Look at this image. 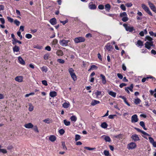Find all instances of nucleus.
I'll return each instance as SVG.
<instances>
[{
	"instance_id": "1",
	"label": "nucleus",
	"mask_w": 156,
	"mask_h": 156,
	"mask_svg": "<svg viewBox=\"0 0 156 156\" xmlns=\"http://www.w3.org/2000/svg\"><path fill=\"white\" fill-rule=\"evenodd\" d=\"M69 72L73 80L75 81L77 80V78L73 69L71 68H69Z\"/></svg>"
},
{
	"instance_id": "2",
	"label": "nucleus",
	"mask_w": 156,
	"mask_h": 156,
	"mask_svg": "<svg viewBox=\"0 0 156 156\" xmlns=\"http://www.w3.org/2000/svg\"><path fill=\"white\" fill-rule=\"evenodd\" d=\"M120 16L122 18V20L124 22H126L129 20V18L127 17V15L125 12L120 13Z\"/></svg>"
},
{
	"instance_id": "3",
	"label": "nucleus",
	"mask_w": 156,
	"mask_h": 156,
	"mask_svg": "<svg viewBox=\"0 0 156 156\" xmlns=\"http://www.w3.org/2000/svg\"><path fill=\"white\" fill-rule=\"evenodd\" d=\"M85 38L82 37H78L75 38L74 39V41L76 43H78L80 42H84L85 41Z\"/></svg>"
},
{
	"instance_id": "4",
	"label": "nucleus",
	"mask_w": 156,
	"mask_h": 156,
	"mask_svg": "<svg viewBox=\"0 0 156 156\" xmlns=\"http://www.w3.org/2000/svg\"><path fill=\"white\" fill-rule=\"evenodd\" d=\"M142 8L145 10V11L147 12L148 14H149L151 16H153V15L150 11L149 8L145 4H143L142 5Z\"/></svg>"
},
{
	"instance_id": "5",
	"label": "nucleus",
	"mask_w": 156,
	"mask_h": 156,
	"mask_svg": "<svg viewBox=\"0 0 156 156\" xmlns=\"http://www.w3.org/2000/svg\"><path fill=\"white\" fill-rule=\"evenodd\" d=\"M69 42V40L62 39L59 41V43L61 46L66 47L68 46V43Z\"/></svg>"
},
{
	"instance_id": "6",
	"label": "nucleus",
	"mask_w": 156,
	"mask_h": 156,
	"mask_svg": "<svg viewBox=\"0 0 156 156\" xmlns=\"http://www.w3.org/2000/svg\"><path fill=\"white\" fill-rule=\"evenodd\" d=\"M123 26L124 27L126 30L127 31L132 32L133 30H135L133 27L128 26L127 24H123Z\"/></svg>"
},
{
	"instance_id": "7",
	"label": "nucleus",
	"mask_w": 156,
	"mask_h": 156,
	"mask_svg": "<svg viewBox=\"0 0 156 156\" xmlns=\"http://www.w3.org/2000/svg\"><path fill=\"white\" fill-rule=\"evenodd\" d=\"M153 41H147L145 43V47L148 49H150L151 47L153 46Z\"/></svg>"
},
{
	"instance_id": "8",
	"label": "nucleus",
	"mask_w": 156,
	"mask_h": 156,
	"mask_svg": "<svg viewBox=\"0 0 156 156\" xmlns=\"http://www.w3.org/2000/svg\"><path fill=\"white\" fill-rule=\"evenodd\" d=\"M136 147V145L135 143L131 142L128 144L127 148L129 149H133Z\"/></svg>"
},
{
	"instance_id": "9",
	"label": "nucleus",
	"mask_w": 156,
	"mask_h": 156,
	"mask_svg": "<svg viewBox=\"0 0 156 156\" xmlns=\"http://www.w3.org/2000/svg\"><path fill=\"white\" fill-rule=\"evenodd\" d=\"M138 119L136 115L135 114L133 115L131 117V122L132 123H135L137 122Z\"/></svg>"
},
{
	"instance_id": "10",
	"label": "nucleus",
	"mask_w": 156,
	"mask_h": 156,
	"mask_svg": "<svg viewBox=\"0 0 156 156\" xmlns=\"http://www.w3.org/2000/svg\"><path fill=\"white\" fill-rule=\"evenodd\" d=\"M112 48V46L111 45L110 43H107L105 47V49L109 51H111Z\"/></svg>"
},
{
	"instance_id": "11",
	"label": "nucleus",
	"mask_w": 156,
	"mask_h": 156,
	"mask_svg": "<svg viewBox=\"0 0 156 156\" xmlns=\"http://www.w3.org/2000/svg\"><path fill=\"white\" fill-rule=\"evenodd\" d=\"M131 138L135 141H136L139 140H140L138 135L136 134L132 135Z\"/></svg>"
},
{
	"instance_id": "12",
	"label": "nucleus",
	"mask_w": 156,
	"mask_h": 156,
	"mask_svg": "<svg viewBox=\"0 0 156 156\" xmlns=\"http://www.w3.org/2000/svg\"><path fill=\"white\" fill-rule=\"evenodd\" d=\"M15 80L19 82H21L23 81V77L22 76H17L15 78Z\"/></svg>"
},
{
	"instance_id": "13",
	"label": "nucleus",
	"mask_w": 156,
	"mask_h": 156,
	"mask_svg": "<svg viewBox=\"0 0 156 156\" xmlns=\"http://www.w3.org/2000/svg\"><path fill=\"white\" fill-rule=\"evenodd\" d=\"M100 76L101 78L102 83L105 84L106 83V78L105 76L102 74H101Z\"/></svg>"
},
{
	"instance_id": "14",
	"label": "nucleus",
	"mask_w": 156,
	"mask_h": 156,
	"mask_svg": "<svg viewBox=\"0 0 156 156\" xmlns=\"http://www.w3.org/2000/svg\"><path fill=\"white\" fill-rule=\"evenodd\" d=\"M24 126L26 128L30 129L33 127V125L31 123H29L25 124Z\"/></svg>"
},
{
	"instance_id": "15",
	"label": "nucleus",
	"mask_w": 156,
	"mask_h": 156,
	"mask_svg": "<svg viewBox=\"0 0 156 156\" xmlns=\"http://www.w3.org/2000/svg\"><path fill=\"white\" fill-rule=\"evenodd\" d=\"M18 60L19 62L22 65H24L25 64V62L23 59L20 56H19L18 57Z\"/></svg>"
},
{
	"instance_id": "16",
	"label": "nucleus",
	"mask_w": 156,
	"mask_h": 156,
	"mask_svg": "<svg viewBox=\"0 0 156 156\" xmlns=\"http://www.w3.org/2000/svg\"><path fill=\"white\" fill-rule=\"evenodd\" d=\"M102 137L104 139L106 142H110L111 141L110 137L108 136L103 135Z\"/></svg>"
},
{
	"instance_id": "17",
	"label": "nucleus",
	"mask_w": 156,
	"mask_h": 156,
	"mask_svg": "<svg viewBox=\"0 0 156 156\" xmlns=\"http://www.w3.org/2000/svg\"><path fill=\"white\" fill-rule=\"evenodd\" d=\"M50 22L52 25H55L56 23V20L55 18H54L50 19Z\"/></svg>"
},
{
	"instance_id": "18",
	"label": "nucleus",
	"mask_w": 156,
	"mask_h": 156,
	"mask_svg": "<svg viewBox=\"0 0 156 156\" xmlns=\"http://www.w3.org/2000/svg\"><path fill=\"white\" fill-rule=\"evenodd\" d=\"M49 95L51 97H54L57 95V92L55 91L50 92L49 93Z\"/></svg>"
},
{
	"instance_id": "19",
	"label": "nucleus",
	"mask_w": 156,
	"mask_h": 156,
	"mask_svg": "<svg viewBox=\"0 0 156 156\" xmlns=\"http://www.w3.org/2000/svg\"><path fill=\"white\" fill-rule=\"evenodd\" d=\"M111 9V6L109 4H107L105 5V10L109 12Z\"/></svg>"
},
{
	"instance_id": "20",
	"label": "nucleus",
	"mask_w": 156,
	"mask_h": 156,
	"mask_svg": "<svg viewBox=\"0 0 156 156\" xmlns=\"http://www.w3.org/2000/svg\"><path fill=\"white\" fill-rule=\"evenodd\" d=\"M100 103V102L98 101L93 100L92 101L91 104L92 106H94L97 104H99Z\"/></svg>"
},
{
	"instance_id": "21",
	"label": "nucleus",
	"mask_w": 156,
	"mask_h": 156,
	"mask_svg": "<svg viewBox=\"0 0 156 156\" xmlns=\"http://www.w3.org/2000/svg\"><path fill=\"white\" fill-rule=\"evenodd\" d=\"M56 54L57 55L59 56H62L63 55V51L60 50H58L56 52Z\"/></svg>"
},
{
	"instance_id": "22",
	"label": "nucleus",
	"mask_w": 156,
	"mask_h": 156,
	"mask_svg": "<svg viewBox=\"0 0 156 156\" xmlns=\"http://www.w3.org/2000/svg\"><path fill=\"white\" fill-rule=\"evenodd\" d=\"M13 50L14 52H18L19 51L20 48L18 46L15 45L13 47Z\"/></svg>"
},
{
	"instance_id": "23",
	"label": "nucleus",
	"mask_w": 156,
	"mask_h": 156,
	"mask_svg": "<svg viewBox=\"0 0 156 156\" xmlns=\"http://www.w3.org/2000/svg\"><path fill=\"white\" fill-rule=\"evenodd\" d=\"M49 139L50 141L51 142H54L56 140V137L54 135H51L49 138Z\"/></svg>"
},
{
	"instance_id": "24",
	"label": "nucleus",
	"mask_w": 156,
	"mask_h": 156,
	"mask_svg": "<svg viewBox=\"0 0 156 156\" xmlns=\"http://www.w3.org/2000/svg\"><path fill=\"white\" fill-rule=\"evenodd\" d=\"M70 105L69 103L68 102H65L64 103L63 105H62V106L63 107H64V108H68Z\"/></svg>"
},
{
	"instance_id": "25",
	"label": "nucleus",
	"mask_w": 156,
	"mask_h": 156,
	"mask_svg": "<svg viewBox=\"0 0 156 156\" xmlns=\"http://www.w3.org/2000/svg\"><path fill=\"white\" fill-rule=\"evenodd\" d=\"M148 3L150 7L152 10L155 7V6L154 4L150 1H148Z\"/></svg>"
},
{
	"instance_id": "26",
	"label": "nucleus",
	"mask_w": 156,
	"mask_h": 156,
	"mask_svg": "<svg viewBox=\"0 0 156 156\" xmlns=\"http://www.w3.org/2000/svg\"><path fill=\"white\" fill-rule=\"evenodd\" d=\"M134 129L136 130L138 132H141L142 134H144L145 135H147V133L146 132H144V131L141 130L140 129H139L135 127Z\"/></svg>"
},
{
	"instance_id": "27",
	"label": "nucleus",
	"mask_w": 156,
	"mask_h": 156,
	"mask_svg": "<svg viewBox=\"0 0 156 156\" xmlns=\"http://www.w3.org/2000/svg\"><path fill=\"white\" fill-rule=\"evenodd\" d=\"M148 139L149 140V141L150 143L153 146H154L155 143V141H154L153 139L151 137H148Z\"/></svg>"
},
{
	"instance_id": "28",
	"label": "nucleus",
	"mask_w": 156,
	"mask_h": 156,
	"mask_svg": "<svg viewBox=\"0 0 156 156\" xmlns=\"http://www.w3.org/2000/svg\"><path fill=\"white\" fill-rule=\"evenodd\" d=\"M108 94L114 98H115L116 95V93L112 91H110L108 92Z\"/></svg>"
},
{
	"instance_id": "29",
	"label": "nucleus",
	"mask_w": 156,
	"mask_h": 156,
	"mask_svg": "<svg viewBox=\"0 0 156 156\" xmlns=\"http://www.w3.org/2000/svg\"><path fill=\"white\" fill-rule=\"evenodd\" d=\"M43 122L45 123L48 124L52 122V120L50 119L49 118H48L43 120Z\"/></svg>"
},
{
	"instance_id": "30",
	"label": "nucleus",
	"mask_w": 156,
	"mask_h": 156,
	"mask_svg": "<svg viewBox=\"0 0 156 156\" xmlns=\"http://www.w3.org/2000/svg\"><path fill=\"white\" fill-rule=\"evenodd\" d=\"M89 7L90 9H94L96 8V6L95 4H90V3Z\"/></svg>"
},
{
	"instance_id": "31",
	"label": "nucleus",
	"mask_w": 156,
	"mask_h": 156,
	"mask_svg": "<svg viewBox=\"0 0 156 156\" xmlns=\"http://www.w3.org/2000/svg\"><path fill=\"white\" fill-rule=\"evenodd\" d=\"M140 125L145 130H146L147 129V128L145 127V126L144 124V123L143 121H141L140 122Z\"/></svg>"
},
{
	"instance_id": "32",
	"label": "nucleus",
	"mask_w": 156,
	"mask_h": 156,
	"mask_svg": "<svg viewBox=\"0 0 156 156\" xmlns=\"http://www.w3.org/2000/svg\"><path fill=\"white\" fill-rule=\"evenodd\" d=\"M12 43L13 44L15 45L17 43H18L20 44H21L22 42L21 41H19L18 40H16V39H14V40H12Z\"/></svg>"
},
{
	"instance_id": "33",
	"label": "nucleus",
	"mask_w": 156,
	"mask_h": 156,
	"mask_svg": "<svg viewBox=\"0 0 156 156\" xmlns=\"http://www.w3.org/2000/svg\"><path fill=\"white\" fill-rule=\"evenodd\" d=\"M70 119L72 121L75 122L76 121L77 118L75 115H73L70 117Z\"/></svg>"
},
{
	"instance_id": "34",
	"label": "nucleus",
	"mask_w": 156,
	"mask_h": 156,
	"mask_svg": "<svg viewBox=\"0 0 156 156\" xmlns=\"http://www.w3.org/2000/svg\"><path fill=\"white\" fill-rule=\"evenodd\" d=\"M148 40L149 42L153 41V39L149 36H147L145 38V41Z\"/></svg>"
},
{
	"instance_id": "35",
	"label": "nucleus",
	"mask_w": 156,
	"mask_h": 156,
	"mask_svg": "<svg viewBox=\"0 0 156 156\" xmlns=\"http://www.w3.org/2000/svg\"><path fill=\"white\" fill-rule=\"evenodd\" d=\"M108 126L106 122H104L102 123L101 125V127L104 129L107 128Z\"/></svg>"
},
{
	"instance_id": "36",
	"label": "nucleus",
	"mask_w": 156,
	"mask_h": 156,
	"mask_svg": "<svg viewBox=\"0 0 156 156\" xmlns=\"http://www.w3.org/2000/svg\"><path fill=\"white\" fill-rule=\"evenodd\" d=\"M140 102H141V101H140V99L139 98H137L136 99H135L134 101V103L136 104V105L139 104Z\"/></svg>"
},
{
	"instance_id": "37",
	"label": "nucleus",
	"mask_w": 156,
	"mask_h": 156,
	"mask_svg": "<svg viewBox=\"0 0 156 156\" xmlns=\"http://www.w3.org/2000/svg\"><path fill=\"white\" fill-rule=\"evenodd\" d=\"M137 44L138 46H143V42L140 40L137 41Z\"/></svg>"
},
{
	"instance_id": "38",
	"label": "nucleus",
	"mask_w": 156,
	"mask_h": 156,
	"mask_svg": "<svg viewBox=\"0 0 156 156\" xmlns=\"http://www.w3.org/2000/svg\"><path fill=\"white\" fill-rule=\"evenodd\" d=\"M81 138L80 136V135L78 134H76L75 135V140L76 141L80 140Z\"/></svg>"
},
{
	"instance_id": "39",
	"label": "nucleus",
	"mask_w": 156,
	"mask_h": 156,
	"mask_svg": "<svg viewBox=\"0 0 156 156\" xmlns=\"http://www.w3.org/2000/svg\"><path fill=\"white\" fill-rule=\"evenodd\" d=\"M64 123L65 125L66 126H69L70 125V122L69 121H67L66 120H64Z\"/></svg>"
},
{
	"instance_id": "40",
	"label": "nucleus",
	"mask_w": 156,
	"mask_h": 156,
	"mask_svg": "<svg viewBox=\"0 0 156 156\" xmlns=\"http://www.w3.org/2000/svg\"><path fill=\"white\" fill-rule=\"evenodd\" d=\"M97 68H98V67L97 66H96L94 65H92L90 66V68L89 69H88V71H90V70H91L94 69H97Z\"/></svg>"
},
{
	"instance_id": "41",
	"label": "nucleus",
	"mask_w": 156,
	"mask_h": 156,
	"mask_svg": "<svg viewBox=\"0 0 156 156\" xmlns=\"http://www.w3.org/2000/svg\"><path fill=\"white\" fill-rule=\"evenodd\" d=\"M104 154L105 156H111L108 151L105 150L104 152Z\"/></svg>"
},
{
	"instance_id": "42",
	"label": "nucleus",
	"mask_w": 156,
	"mask_h": 156,
	"mask_svg": "<svg viewBox=\"0 0 156 156\" xmlns=\"http://www.w3.org/2000/svg\"><path fill=\"white\" fill-rule=\"evenodd\" d=\"M41 69L43 72H44L45 73H46L48 71L46 67L43 66L41 68Z\"/></svg>"
},
{
	"instance_id": "43",
	"label": "nucleus",
	"mask_w": 156,
	"mask_h": 156,
	"mask_svg": "<svg viewBox=\"0 0 156 156\" xmlns=\"http://www.w3.org/2000/svg\"><path fill=\"white\" fill-rule=\"evenodd\" d=\"M34 108L33 106L31 104H30L29 108V111L30 112L32 111L34 109Z\"/></svg>"
},
{
	"instance_id": "44",
	"label": "nucleus",
	"mask_w": 156,
	"mask_h": 156,
	"mask_svg": "<svg viewBox=\"0 0 156 156\" xmlns=\"http://www.w3.org/2000/svg\"><path fill=\"white\" fill-rule=\"evenodd\" d=\"M104 38L105 39L106 41H109L111 38V37L110 36L105 35Z\"/></svg>"
},
{
	"instance_id": "45",
	"label": "nucleus",
	"mask_w": 156,
	"mask_h": 156,
	"mask_svg": "<svg viewBox=\"0 0 156 156\" xmlns=\"http://www.w3.org/2000/svg\"><path fill=\"white\" fill-rule=\"evenodd\" d=\"M25 37L27 39H30L32 37V35L30 34H26Z\"/></svg>"
},
{
	"instance_id": "46",
	"label": "nucleus",
	"mask_w": 156,
	"mask_h": 156,
	"mask_svg": "<svg viewBox=\"0 0 156 156\" xmlns=\"http://www.w3.org/2000/svg\"><path fill=\"white\" fill-rule=\"evenodd\" d=\"M58 43V40L55 39L53 40L52 43V45H55L57 44Z\"/></svg>"
},
{
	"instance_id": "47",
	"label": "nucleus",
	"mask_w": 156,
	"mask_h": 156,
	"mask_svg": "<svg viewBox=\"0 0 156 156\" xmlns=\"http://www.w3.org/2000/svg\"><path fill=\"white\" fill-rule=\"evenodd\" d=\"M0 152H2L3 154H6L7 153L6 150L4 149H0Z\"/></svg>"
},
{
	"instance_id": "48",
	"label": "nucleus",
	"mask_w": 156,
	"mask_h": 156,
	"mask_svg": "<svg viewBox=\"0 0 156 156\" xmlns=\"http://www.w3.org/2000/svg\"><path fill=\"white\" fill-rule=\"evenodd\" d=\"M62 147H63V149H64L65 150H67V148L65 145V142H62Z\"/></svg>"
},
{
	"instance_id": "49",
	"label": "nucleus",
	"mask_w": 156,
	"mask_h": 156,
	"mask_svg": "<svg viewBox=\"0 0 156 156\" xmlns=\"http://www.w3.org/2000/svg\"><path fill=\"white\" fill-rule=\"evenodd\" d=\"M121 9L124 11L126 10V8L124 4H121L120 6Z\"/></svg>"
},
{
	"instance_id": "50",
	"label": "nucleus",
	"mask_w": 156,
	"mask_h": 156,
	"mask_svg": "<svg viewBox=\"0 0 156 156\" xmlns=\"http://www.w3.org/2000/svg\"><path fill=\"white\" fill-rule=\"evenodd\" d=\"M127 88H128V89L131 92L133 91V84H131L129 87H127Z\"/></svg>"
},
{
	"instance_id": "51",
	"label": "nucleus",
	"mask_w": 156,
	"mask_h": 156,
	"mask_svg": "<svg viewBox=\"0 0 156 156\" xmlns=\"http://www.w3.org/2000/svg\"><path fill=\"white\" fill-rule=\"evenodd\" d=\"M57 62L61 64H63L65 62V61L64 60L61 59H58Z\"/></svg>"
},
{
	"instance_id": "52",
	"label": "nucleus",
	"mask_w": 156,
	"mask_h": 156,
	"mask_svg": "<svg viewBox=\"0 0 156 156\" xmlns=\"http://www.w3.org/2000/svg\"><path fill=\"white\" fill-rule=\"evenodd\" d=\"M14 23L17 26H19L20 23V22L17 20H16L14 21Z\"/></svg>"
},
{
	"instance_id": "53",
	"label": "nucleus",
	"mask_w": 156,
	"mask_h": 156,
	"mask_svg": "<svg viewBox=\"0 0 156 156\" xmlns=\"http://www.w3.org/2000/svg\"><path fill=\"white\" fill-rule=\"evenodd\" d=\"M149 34L151 36H152L156 37V33H154L153 31H151L149 32Z\"/></svg>"
},
{
	"instance_id": "54",
	"label": "nucleus",
	"mask_w": 156,
	"mask_h": 156,
	"mask_svg": "<svg viewBox=\"0 0 156 156\" xmlns=\"http://www.w3.org/2000/svg\"><path fill=\"white\" fill-rule=\"evenodd\" d=\"M49 55L48 54H46L44 56V59L45 60L48 59V57Z\"/></svg>"
},
{
	"instance_id": "55",
	"label": "nucleus",
	"mask_w": 156,
	"mask_h": 156,
	"mask_svg": "<svg viewBox=\"0 0 156 156\" xmlns=\"http://www.w3.org/2000/svg\"><path fill=\"white\" fill-rule=\"evenodd\" d=\"M95 94L96 95L97 97H98L101 94V92L100 91H97L95 93Z\"/></svg>"
},
{
	"instance_id": "56",
	"label": "nucleus",
	"mask_w": 156,
	"mask_h": 156,
	"mask_svg": "<svg viewBox=\"0 0 156 156\" xmlns=\"http://www.w3.org/2000/svg\"><path fill=\"white\" fill-rule=\"evenodd\" d=\"M58 132L61 135H63L65 133L64 130L62 129H60Z\"/></svg>"
},
{
	"instance_id": "57",
	"label": "nucleus",
	"mask_w": 156,
	"mask_h": 156,
	"mask_svg": "<svg viewBox=\"0 0 156 156\" xmlns=\"http://www.w3.org/2000/svg\"><path fill=\"white\" fill-rule=\"evenodd\" d=\"M147 135H145L144 134H143V135H142V136L145 138V139L147 140L148 138L147 136H151L150 134H148L147 133Z\"/></svg>"
},
{
	"instance_id": "58",
	"label": "nucleus",
	"mask_w": 156,
	"mask_h": 156,
	"mask_svg": "<svg viewBox=\"0 0 156 156\" xmlns=\"http://www.w3.org/2000/svg\"><path fill=\"white\" fill-rule=\"evenodd\" d=\"M7 19L8 21L11 23H12L13 21V19L9 16L7 17Z\"/></svg>"
},
{
	"instance_id": "59",
	"label": "nucleus",
	"mask_w": 156,
	"mask_h": 156,
	"mask_svg": "<svg viewBox=\"0 0 156 156\" xmlns=\"http://www.w3.org/2000/svg\"><path fill=\"white\" fill-rule=\"evenodd\" d=\"M117 76L118 78L120 79H122L123 78V76L120 73H117Z\"/></svg>"
},
{
	"instance_id": "60",
	"label": "nucleus",
	"mask_w": 156,
	"mask_h": 156,
	"mask_svg": "<svg viewBox=\"0 0 156 156\" xmlns=\"http://www.w3.org/2000/svg\"><path fill=\"white\" fill-rule=\"evenodd\" d=\"M104 8V6L102 5H100L98 6V8L102 10Z\"/></svg>"
},
{
	"instance_id": "61",
	"label": "nucleus",
	"mask_w": 156,
	"mask_h": 156,
	"mask_svg": "<svg viewBox=\"0 0 156 156\" xmlns=\"http://www.w3.org/2000/svg\"><path fill=\"white\" fill-rule=\"evenodd\" d=\"M42 83L44 85L47 86L48 85L47 81L45 80H43L42 81Z\"/></svg>"
},
{
	"instance_id": "62",
	"label": "nucleus",
	"mask_w": 156,
	"mask_h": 156,
	"mask_svg": "<svg viewBox=\"0 0 156 156\" xmlns=\"http://www.w3.org/2000/svg\"><path fill=\"white\" fill-rule=\"evenodd\" d=\"M126 5L128 7H130L132 6V4L131 3H128L126 4Z\"/></svg>"
},
{
	"instance_id": "63",
	"label": "nucleus",
	"mask_w": 156,
	"mask_h": 156,
	"mask_svg": "<svg viewBox=\"0 0 156 156\" xmlns=\"http://www.w3.org/2000/svg\"><path fill=\"white\" fill-rule=\"evenodd\" d=\"M68 22V20H65L63 21H60V23H62L64 25H65L66 23H67Z\"/></svg>"
},
{
	"instance_id": "64",
	"label": "nucleus",
	"mask_w": 156,
	"mask_h": 156,
	"mask_svg": "<svg viewBox=\"0 0 156 156\" xmlns=\"http://www.w3.org/2000/svg\"><path fill=\"white\" fill-rule=\"evenodd\" d=\"M0 21L3 24H4L5 23V19L3 18H0Z\"/></svg>"
}]
</instances>
